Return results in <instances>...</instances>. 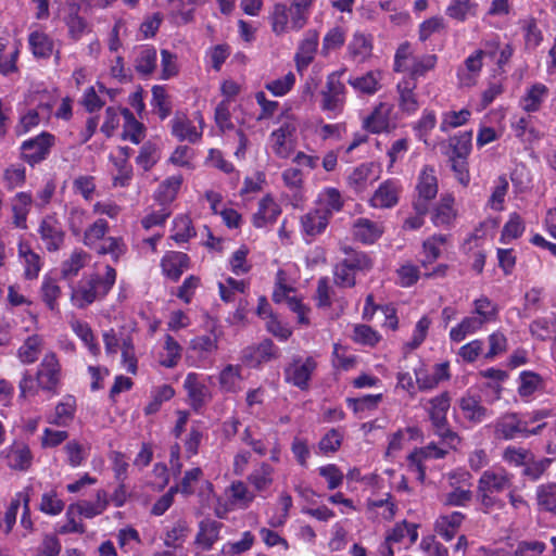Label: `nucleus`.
Listing matches in <instances>:
<instances>
[{
	"label": "nucleus",
	"instance_id": "1",
	"mask_svg": "<svg viewBox=\"0 0 556 556\" xmlns=\"http://www.w3.org/2000/svg\"><path fill=\"white\" fill-rule=\"evenodd\" d=\"M116 281V270L110 266H105L104 275L91 273L84 275L76 283L72 285L70 300L73 306L84 309L104 299Z\"/></svg>",
	"mask_w": 556,
	"mask_h": 556
},
{
	"label": "nucleus",
	"instance_id": "2",
	"mask_svg": "<svg viewBox=\"0 0 556 556\" xmlns=\"http://www.w3.org/2000/svg\"><path fill=\"white\" fill-rule=\"evenodd\" d=\"M513 473L501 467L482 472L477 482L476 498L483 513L504 507L500 494L513 488Z\"/></svg>",
	"mask_w": 556,
	"mask_h": 556
},
{
	"label": "nucleus",
	"instance_id": "3",
	"mask_svg": "<svg viewBox=\"0 0 556 556\" xmlns=\"http://www.w3.org/2000/svg\"><path fill=\"white\" fill-rule=\"evenodd\" d=\"M438 63L435 54L415 55L409 43H402L394 55V71L406 74L402 79H417L425 77L428 72L434 70Z\"/></svg>",
	"mask_w": 556,
	"mask_h": 556
},
{
	"label": "nucleus",
	"instance_id": "4",
	"mask_svg": "<svg viewBox=\"0 0 556 556\" xmlns=\"http://www.w3.org/2000/svg\"><path fill=\"white\" fill-rule=\"evenodd\" d=\"M345 68L334 71L327 76L326 85L320 91L319 108L329 118L339 116L345 105L346 88L341 80Z\"/></svg>",
	"mask_w": 556,
	"mask_h": 556
},
{
	"label": "nucleus",
	"instance_id": "5",
	"mask_svg": "<svg viewBox=\"0 0 556 556\" xmlns=\"http://www.w3.org/2000/svg\"><path fill=\"white\" fill-rule=\"evenodd\" d=\"M545 426L546 424L543 422L534 428H529V421L523 420V417L517 413L504 414L493 424L495 437L504 440L536 435Z\"/></svg>",
	"mask_w": 556,
	"mask_h": 556
},
{
	"label": "nucleus",
	"instance_id": "6",
	"mask_svg": "<svg viewBox=\"0 0 556 556\" xmlns=\"http://www.w3.org/2000/svg\"><path fill=\"white\" fill-rule=\"evenodd\" d=\"M451 406V396L448 392H442L441 394L431 397L427 401L425 408L429 414V418L435 430V433L453 444L458 440L455 432H453L447 425L446 414Z\"/></svg>",
	"mask_w": 556,
	"mask_h": 556
},
{
	"label": "nucleus",
	"instance_id": "7",
	"mask_svg": "<svg viewBox=\"0 0 556 556\" xmlns=\"http://www.w3.org/2000/svg\"><path fill=\"white\" fill-rule=\"evenodd\" d=\"M60 380L61 365L55 353H46L37 368V388L56 394Z\"/></svg>",
	"mask_w": 556,
	"mask_h": 556
},
{
	"label": "nucleus",
	"instance_id": "8",
	"mask_svg": "<svg viewBox=\"0 0 556 556\" xmlns=\"http://www.w3.org/2000/svg\"><path fill=\"white\" fill-rule=\"evenodd\" d=\"M54 143L55 137L43 131L22 143L21 156L26 163L34 166L48 157Z\"/></svg>",
	"mask_w": 556,
	"mask_h": 556
},
{
	"label": "nucleus",
	"instance_id": "9",
	"mask_svg": "<svg viewBox=\"0 0 556 556\" xmlns=\"http://www.w3.org/2000/svg\"><path fill=\"white\" fill-rule=\"evenodd\" d=\"M316 367L317 363L313 356L305 358L295 356L285 369V379L288 383L301 390H306Z\"/></svg>",
	"mask_w": 556,
	"mask_h": 556
},
{
	"label": "nucleus",
	"instance_id": "10",
	"mask_svg": "<svg viewBox=\"0 0 556 556\" xmlns=\"http://www.w3.org/2000/svg\"><path fill=\"white\" fill-rule=\"evenodd\" d=\"M38 233L49 252H56L64 244L65 232L55 216H46L40 222Z\"/></svg>",
	"mask_w": 556,
	"mask_h": 556
},
{
	"label": "nucleus",
	"instance_id": "11",
	"mask_svg": "<svg viewBox=\"0 0 556 556\" xmlns=\"http://www.w3.org/2000/svg\"><path fill=\"white\" fill-rule=\"evenodd\" d=\"M278 357L279 349L271 340L266 339L256 345L244 349L241 359L248 366L255 368Z\"/></svg>",
	"mask_w": 556,
	"mask_h": 556
},
{
	"label": "nucleus",
	"instance_id": "12",
	"mask_svg": "<svg viewBox=\"0 0 556 556\" xmlns=\"http://www.w3.org/2000/svg\"><path fill=\"white\" fill-rule=\"evenodd\" d=\"M402 190V184L397 179H387L372 194L370 205L376 208H391L399 203Z\"/></svg>",
	"mask_w": 556,
	"mask_h": 556
},
{
	"label": "nucleus",
	"instance_id": "13",
	"mask_svg": "<svg viewBox=\"0 0 556 556\" xmlns=\"http://www.w3.org/2000/svg\"><path fill=\"white\" fill-rule=\"evenodd\" d=\"M447 363L435 364L432 370L426 369L424 366L414 370L416 383L420 391H431L435 389L440 382L447 381L451 378Z\"/></svg>",
	"mask_w": 556,
	"mask_h": 556
},
{
	"label": "nucleus",
	"instance_id": "14",
	"mask_svg": "<svg viewBox=\"0 0 556 556\" xmlns=\"http://www.w3.org/2000/svg\"><path fill=\"white\" fill-rule=\"evenodd\" d=\"M446 454V451L438 447L435 444L430 443L425 447L417 448L408 455V465L410 470L416 473L417 479L420 482L425 481L426 478V467L424 463L428 459L434 458H443Z\"/></svg>",
	"mask_w": 556,
	"mask_h": 556
},
{
	"label": "nucleus",
	"instance_id": "15",
	"mask_svg": "<svg viewBox=\"0 0 556 556\" xmlns=\"http://www.w3.org/2000/svg\"><path fill=\"white\" fill-rule=\"evenodd\" d=\"M319 42V35L315 29L305 31L303 39L300 41L298 51L294 56L296 68L299 72L305 71L314 61Z\"/></svg>",
	"mask_w": 556,
	"mask_h": 556
},
{
	"label": "nucleus",
	"instance_id": "16",
	"mask_svg": "<svg viewBox=\"0 0 556 556\" xmlns=\"http://www.w3.org/2000/svg\"><path fill=\"white\" fill-rule=\"evenodd\" d=\"M344 200L341 192L334 187L323 188L316 197L315 208L327 216L329 219L334 213L343 208Z\"/></svg>",
	"mask_w": 556,
	"mask_h": 556
},
{
	"label": "nucleus",
	"instance_id": "17",
	"mask_svg": "<svg viewBox=\"0 0 556 556\" xmlns=\"http://www.w3.org/2000/svg\"><path fill=\"white\" fill-rule=\"evenodd\" d=\"M17 255L24 266V278L27 280L37 279L42 268V261L40 255L33 250L30 243L20 240Z\"/></svg>",
	"mask_w": 556,
	"mask_h": 556
},
{
	"label": "nucleus",
	"instance_id": "18",
	"mask_svg": "<svg viewBox=\"0 0 556 556\" xmlns=\"http://www.w3.org/2000/svg\"><path fill=\"white\" fill-rule=\"evenodd\" d=\"M132 65L140 76H150L157 65L156 49L149 45L136 48L132 52Z\"/></svg>",
	"mask_w": 556,
	"mask_h": 556
},
{
	"label": "nucleus",
	"instance_id": "19",
	"mask_svg": "<svg viewBox=\"0 0 556 556\" xmlns=\"http://www.w3.org/2000/svg\"><path fill=\"white\" fill-rule=\"evenodd\" d=\"M417 83L413 79H401L396 85L399 93V108L405 115L415 114L420 108V103L415 92Z\"/></svg>",
	"mask_w": 556,
	"mask_h": 556
},
{
	"label": "nucleus",
	"instance_id": "20",
	"mask_svg": "<svg viewBox=\"0 0 556 556\" xmlns=\"http://www.w3.org/2000/svg\"><path fill=\"white\" fill-rule=\"evenodd\" d=\"M352 231L357 241L372 244L382 236L384 227L380 222L359 217L353 223Z\"/></svg>",
	"mask_w": 556,
	"mask_h": 556
},
{
	"label": "nucleus",
	"instance_id": "21",
	"mask_svg": "<svg viewBox=\"0 0 556 556\" xmlns=\"http://www.w3.org/2000/svg\"><path fill=\"white\" fill-rule=\"evenodd\" d=\"M459 409L466 420L471 424H480L490 416V412L481 404L478 395L465 394L458 400Z\"/></svg>",
	"mask_w": 556,
	"mask_h": 556
},
{
	"label": "nucleus",
	"instance_id": "22",
	"mask_svg": "<svg viewBox=\"0 0 556 556\" xmlns=\"http://www.w3.org/2000/svg\"><path fill=\"white\" fill-rule=\"evenodd\" d=\"M184 388L187 391L189 403L192 408H201L210 399L208 388L200 380L195 372H189L184 381Z\"/></svg>",
	"mask_w": 556,
	"mask_h": 556
},
{
	"label": "nucleus",
	"instance_id": "23",
	"mask_svg": "<svg viewBox=\"0 0 556 556\" xmlns=\"http://www.w3.org/2000/svg\"><path fill=\"white\" fill-rule=\"evenodd\" d=\"M22 43L20 41L10 43L7 38L0 37V74L9 76L18 71L17 59Z\"/></svg>",
	"mask_w": 556,
	"mask_h": 556
},
{
	"label": "nucleus",
	"instance_id": "24",
	"mask_svg": "<svg viewBox=\"0 0 556 556\" xmlns=\"http://www.w3.org/2000/svg\"><path fill=\"white\" fill-rule=\"evenodd\" d=\"M200 128L198 129L197 126L193 124L192 121L187 118L186 116H175L170 121L172 125V134L179 140V141H188L190 143L198 142L203 134L202 123L203 119L200 118Z\"/></svg>",
	"mask_w": 556,
	"mask_h": 556
},
{
	"label": "nucleus",
	"instance_id": "25",
	"mask_svg": "<svg viewBox=\"0 0 556 556\" xmlns=\"http://www.w3.org/2000/svg\"><path fill=\"white\" fill-rule=\"evenodd\" d=\"M161 267L167 278L177 281L189 268V256L184 252L168 251L161 261Z\"/></svg>",
	"mask_w": 556,
	"mask_h": 556
},
{
	"label": "nucleus",
	"instance_id": "26",
	"mask_svg": "<svg viewBox=\"0 0 556 556\" xmlns=\"http://www.w3.org/2000/svg\"><path fill=\"white\" fill-rule=\"evenodd\" d=\"M392 111V104L384 102L379 103L374 111L364 118L363 127L372 134H380L388 130Z\"/></svg>",
	"mask_w": 556,
	"mask_h": 556
},
{
	"label": "nucleus",
	"instance_id": "27",
	"mask_svg": "<svg viewBox=\"0 0 556 556\" xmlns=\"http://www.w3.org/2000/svg\"><path fill=\"white\" fill-rule=\"evenodd\" d=\"M223 526L222 522L214 519L201 520L194 544L203 551L212 549L213 545L219 540V532Z\"/></svg>",
	"mask_w": 556,
	"mask_h": 556
},
{
	"label": "nucleus",
	"instance_id": "28",
	"mask_svg": "<svg viewBox=\"0 0 556 556\" xmlns=\"http://www.w3.org/2000/svg\"><path fill=\"white\" fill-rule=\"evenodd\" d=\"M295 127L291 124H283L274 130L269 136V144L273 152L281 159H288L292 153V146L288 138L292 136Z\"/></svg>",
	"mask_w": 556,
	"mask_h": 556
},
{
	"label": "nucleus",
	"instance_id": "29",
	"mask_svg": "<svg viewBox=\"0 0 556 556\" xmlns=\"http://www.w3.org/2000/svg\"><path fill=\"white\" fill-rule=\"evenodd\" d=\"M482 59L483 52L477 50L466 58L464 65L457 71V77L462 86L470 87L476 84L482 70Z\"/></svg>",
	"mask_w": 556,
	"mask_h": 556
},
{
	"label": "nucleus",
	"instance_id": "30",
	"mask_svg": "<svg viewBox=\"0 0 556 556\" xmlns=\"http://www.w3.org/2000/svg\"><path fill=\"white\" fill-rule=\"evenodd\" d=\"M282 181L292 193V203L294 206L304 202V174L298 167H288L281 174Z\"/></svg>",
	"mask_w": 556,
	"mask_h": 556
},
{
	"label": "nucleus",
	"instance_id": "31",
	"mask_svg": "<svg viewBox=\"0 0 556 556\" xmlns=\"http://www.w3.org/2000/svg\"><path fill=\"white\" fill-rule=\"evenodd\" d=\"M417 191L418 197L415 201H421L422 204L429 206V202L434 199L438 193V181L432 167L425 166L420 172Z\"/></svg>",
	"mask_w": 556,
	"mask_h": 556
},
{
	"label": "nucleus",
	"instance_id": "32",
	"mask_svg": "<svg viewBox=\"0 0 556 556\" xmlns=\"http://www.w3.org/2000/svg\"><path fill=\"white\" fill-rule=\"evenodd\" d=\"M549 93L548 88L542 83H535L529 86L525 94L520 98V106L528 113L540 111Z\"/></svg>",
	"mask_w": 556,
	"mask_h": 556
},
{
	"label": "nucleus",
	"instance_id": "33",
	"mask_svg": "<svg viewBox=\"0 0 556 556\" xmlns=\"http://www.w3.org/2000/svg\"><path fill=\"white\" fill-rule=\"evenodd\" d=\"M39 293L41 301L49 311L53 313L60 312L59 300L62 296V289L56 278L46 275L42 278Z\"/></svg>",
	"mask_w": 556,
	"mask_h": 556
},
{
	"label": "nucleus",
	"instance_id": "34",
	"mask_svg": "<svg viewBox=\"0 0 556 556\" xmlns=\"http://www.w3.org/2000/svg\"><path fill=\"white\" fill-rule=\"evenodd\" d=\"M281 210L270 195L264 197L258 202V208L253 215V225L263 228L277 220Z\"/></svg>",
	"mask_w": 556,
	"mask_h": 556
},
{
	"label": "nucleus",
	"instance_id": "35",
	"mask_svg": "<svg viewBox=\"0 0 556 556\" xmlns=\"http://www.w3.org/2000/svg\"><path fill=\"white\" fill-rule=\"evenodd\" d=\"M7 464L15 470H26L31 464V453L27 444L14 442L5 450Z\"/></svg>",
	"mask_w": 556,
	"mask_h": 556
},
{
	"label": "nucleus",
	"instance_id": "36",
	"mask_svg": "<svg viewBox=\"0 0 556 556\" xmlns=\"http://www.w3.org/2000/svg\"><path fill=\"white\" fill-rule=\"evenodd\" d=\"M465 515L460 511H453L440 516L434 522V531L445 541H452L460 528Z\"/></svg>",
	"mask_w": 556,
	"mask_h": 556
},
{
	"label": "nucleus",
	"instance_id": "37",
	"mask_svg": "<svg viewBox=\"0 0 556 556\" xmlns=\"http://www.w3.org/2000/svg\"><path fill=\"white\" fill-rule=\"evenodd\" d=\"M33 204V197L29 192H17L11 200V210L13 213V225L16 228L25 229L27 216Z\"/></svg>",
	"mask_w": 556,
	"mask_h": 556
},
{
	"label": "nucleus",
	"instance_id": "38",
	"mask_svg": "<svg viewBox=\"0 0 556 556\" xmlns=\"http://www.w3.org/2000/svg\"><path fill=\"white\" fill-rule=\"evenodd\" d=\"M242 367L240 365L228 364L218 376L219 388L226 393H238L242 387Z\"/></svg>",
	"mask_w": 556,
	"mask_h": 556
},
{
	"label": "nucleus",
	"instance_id": "39",
	"mask_svg": "<svg viewBox=\"0 0 556 556\" xmlns=\"http://www.w3.org/2000/svg\"><path fill=\"white\" fill-rule=\"evenodd\" d=\"M110 500L105 490H98L96 492L94 501H81L75 505L77 513L87 518L91 519L106 510Z\"/></svg>",
	"mask_w": 556,
	"mask_h": 556
},
{
	"label": "nucleus",
	"instance_id": "40",
	"mask_svg": "<svg viewBox=\"0 0 556 556\" xmlns=\"http://www.w3.org/2000/svg\"><path fill=\"white\" fill-rule=\"evenodd\" d=\"M349 55L357 61L363 62L367 60L372 53V38L362 31L353 34L351 41L348 45Z\"/></svg>",
	"mask_w": 556,
	"mask_h": 556
},
{
	"label": "nucleus",
	"instance_id": "41",
	"mask_svg": "<svg viewBox=\"0 0 556 556\" xmlns=\"http://www.w3.org/2000/svg\"><path fill=\"white\" fill-rule=\"evenodd\" d=\"M66 9L67 14L64 17V21L68 28V34L72 39L79 40L86 33L89 31V26L84 17L78 14L80 8L77 3L67 2Z\"/></svg>",
	"mask_w": 556,
	"mask_h": 556
},
{
	"label": "nucleus",
	"instance_id": "42",
	"mask_svg": "<svg viewBox=\"0 0 556 556\" xmlns=\"http://www.w3.org/2000/svg\"><path fill=\"white\" fill-rule=\"evenodd\" d=\"M28 46L36 59H49L54 52L52 38L41 30H34L28 35Z\"/></svg>",
	"mask_w": 556,
	"mask_h": 556
},
{
	"label": "nucleus",
	"instance_id": "43",
	"mask_svg": "<svg viewBox=\"0 0 556 556\" xmlns=\"http://www.w3.org/2000/svg\"><path fill=\"white\" fill-rule=\"evenodd\" d=\"M329 222L327 216L314 208L301 217V229L305 236L314 238L326 230Z\"/></svg>",
	"mask_w": 556,
	"mask_h": 556
},
{
	"label": "nucleus",
	"instance_id": "44",
	"mask_svg": "<svg viewBox=\"0 0 556 556\" xmlns=\"http://www.w3.org/2000/svg\"><path fill=\"white\" fill-rule=\"evenodd\" d=\"M231 505L240 509H247L255 500V494L242 481H233L226 490Z\"/></svg>",
	"mask_w": 556,
	"mask_h": 556
},
{
	"label": "nucleus",
	"instance_id": "45",
	"mask_svg": "<svg viewBox=\"0 0 556 556\" xmlns=\"http://www.w3.org/2000/svg\"><path fill=\"white\" fill-rule=\"evenodd\" d=\"M109 223L104 218H98L87 226L83 233V243L90 250H96L100 243L106 238L109 231Z\"/></svg>",
	"mask_w": 556,
	"mask_h": 556
},
{
	"label": "nucleus",
	"instance_id": "46",
	"mask_svg": "<svg viewBox=\"0 0 556 556\" xmlns=\"http://www.w3.org/2000/svg\"><path fill=\"white\" fill-rule=\"evenodd\" d=\"M313 0H292L288 12L290 15V29L300 31L309 17Z\"/></svg>",
	"mask_w": 556,
	"mask_h": 556
},
{
	"label": "nucleus",
	"instance_id": "47",
	"mask_svg": "<svg viewBox=\"0 0 556 556\" xmlns=\"http://www.w3.org/2000/svg\"><path fill=\"white\" fill-rule=\"evenodd\" d=\"M544 389L542 377L531 370H523L518 377V394L521 399H530L536 391Z\"/></svg>",
	"mask_w": 556,
	"mask_h": 556
},
{
	"label": "nucleus",
	"instance_id": "48",
	"mask_svg": "<svg viewBox=\"0 0 556 556\" xmlns=\"http://www.w3.org/2000/svg\"><path fill=\"white\" fill-rule=\"evenodd\" d=\"M382 75L379 71H370L359 77H351L348 83L357 92L374 94L381 88Z\"/></svg>",
	"mask_w": 556,
	"mask_h": 556
},
{
	"label": "nucleus",
	"instance_id": "49",
	"mask_svg": "<svg viewBox=\"0 0 556 556\" xmlns=\"http://www.w3.org/2000/svg\"><path fill=\"white\" fill-rule=\"evenodd\" d=\"M472 132L463 131L448 139L447 157L467 159L471 151Z\"/></svg>",
	"mask_w": 556,
	"mask_h": 556
},
{
	"label": "nucleus",
	"instance_id": "50",
	"mask_svg": "<svg viewBox=\"0 0 556 556\" xmlns=\"http://www.w3.org/2000/svg\"><path fill=\"white\" fill-rule=\"evenodd\" d=\"M43 350V339L39 334L29 336L17 350L18 359L26 365L35 363Z\"/></svg>",
	"mask_w": 556,
	"mask_h": 556
},
{
	"label": "nucleus",
	"instance_id": "51",
	"mask_svg": "<svg viewBox=\"0 0 556 556\" xmlns=\"http://www.w3.org/2000/svg\"><path fill=\"white\" fill-rule=\"evenodd\" d=\"M76 399L73 395H65L55 406L54 415L49 420L50 424L65 427L75 416Z\"/></svg>",
	"mask_w": 556,
	"mask_h": 556
},
{
	"label": "nucleus",
	"instance_id": "52",
	"mask_svg": "<svg viewBox=\"0 0 556 556\" xmlns=\"http://www.w3.org/2000/svg\"><path fill=\"white\" fill-rule=\"evenodd\" d=\"M90 261V255L81 249H75L61 265V276L64 279L75 277Z\"/></svg>",
	"mask_w": 556,
	"mask_h": 556
},
{
	"label": "nucleus",
	"instance_id": "53",
	"mask_svg": "<svg viewBox=\"0 0 556 556\" xmlns=\"http://www.w3.org/2000/svg\"><path fill=\"white\" fill-rule=\"evenodd\" d=\"M345 257L342 260L343 263L355 274L366 273L372 268V260L369 255L362 251H355L349 247L343 248Z\"/></svg>",
	"mask_w": 556,
	"mask_h": 556
},
{
	"label": "nucleus",
	"instance_id": "54",
	"mask_svg": "<svg viewBox=\"0 0 556 556\" xmlns=\"http://www.w3.org/2000/svg\"><path fill=\"white\" fill-rule=\"evenodd\" d=\"M124 116V139L130 140L138 144L144 138V127L138 122L129 109H123L121 112Z\"/></svg>",
	"mask_w": 556,
	"mask_h": 556
},
{
	"label": "nucleus",
	"instance_id": "55",
	"mask_svg": "<svg viewBox=\"0 0 556 556\" xmlns=\"http://www.w3.org/2000/svg\"><path fill=\"white\" fill-rule=\"evenodd\" d=\"M98 255H110L114 262L127 252V245L122 237H106L94 250Z\"/></svg>",
	"mask_w": 556,
	"mask_h": 556
},
{
	"label": "nucleus",
	"instance_id": "56",
	"mask_svg": "<svg viewBox=\"0 0 556 556\" xmlns=\"http://www.w3.org/2000/svg\"><path fill=\"white\" fill-rule=\"evenodd\" d=\"M271 30L276 36H281L290 29V15L288 7L283 3H276L269 15Z\"/></svg>",
	"mask_w": 556,
	"mask_h": 556
},
{
	"label": "nucleus",
	"instance_id": "57",
	"mask_svg": "<svg viewBox=\"0 0 556 556\" xmlns=\"http://www.w3.org/2000/svg\"><path fill=\"white\" fill-rule=\"evenodd\" d=\"M483 326L484 324L478 317L467 316L451 329L450 339L454 342H462L468 334L479 331Z\"/></svg>",
	"mask_w": 556,
	"mask_h": 556
},
{
	"label": "nucleus",
	"instance_id": "58",
	"mask_svg": "<svg viewBox=\"0 0 556 556\" xmlns=\"http://www.w3.org/2000/svg\"><path fill=\"white\" fill-rule=\"evenodd\" d=\"M241 440L258 455H266L268 448L263 438L261 427L256 424L248 426L242 432Z\"/></svg>",
	"mask_w": 556,
	"mask_h": 556
},
{
	"label": "nucleus",
	"instance_id": "59",
	"mask_svg": "<svg viewBox=\"0 0 556 556\" xmlns=\"http://www.w3.org/2000/svg\"><path fill=\"white\" fill-rule=\"evenodd\" d=\"M478 3L473 0H451L446 14L456 21L464 22L477 13Z\"/></svg>",
	"mask_w": 556,
	"mask_h": 556
},
{
	"label": "nucleus",
	"instance_id": "60",
	"mask_svg": "<svg viewBox=\"0 0 556 556\" xmlns=\"http://www.w3.org/2000/svg\"><path fill=\"white\" fill-rule=\"evenodd\" d=\"M182 184V176L181 175H173L168 178H166L157 188L156 191V199L162 203H170L173 202Z\"/></svg>",
	"mask_w": 556,
	"mask_h": 556
},
{
	"label": "nucleus",
	"instance_id": "61",
	"mask_svg": "<svg viewBox=\"0 0 556 556\" xmlns=\"http://www.w3.org/2000/svg\"><path fill=\"white\" fill-rule=\"evenodd\" d=\"M498 315L497 305L486 296H480L473 301V316L478 317L482 324L495 321Z\"/></svg>",
	"mask_w": 556,
	"mask_h": 556
},
{
	"label": "nucleus",
	"instance_id": "62",
	"mask_svg": "<svg viewBox=\"0 0 556 556\" xmlns=\"http://www.w3.org/2000/svg\"><path fill=\"white\" fill-rule=\"evenodd\" d=\"M273 473L274 468L267 463H262L248 476V481L256 491L262 492L271 485Z\"/></svg>",
	"mask_w": 556,
	"mask_h": 556
},
{
	"label": "nucleus",
	"instance_id": "63",
	"mask_svg": "<svg viewBox=\"0 0 556 556\" xmlns=\"http://www.w3.org/2000/svg\"><path fill=\"white\" fill-rule=\"evenodd\" d=\"M181 357V346L169 334L165 337L163 352L160 354V364L166 368L175 367Z\"/></svg>",
	"mask_w": 556,
	"mask_h": 556
},
{
	"label": "nucleus",
	"instance_id": "64",
	"mask_svg": "<svg viewBox=\"0 0 556 556\" xmlns=\"http://www.w3.org/2000/svg\"><path fill=\"white\" fill-rule=\"evenodd\" d=\"M538 505L554 515H556V484L547 483L539 485L536 489Z\"/></svg>",
	"mask_w": 556,
	"mask_h": 556
}]
</instances>
